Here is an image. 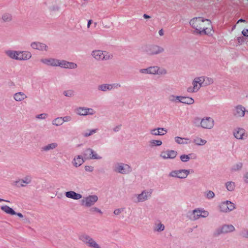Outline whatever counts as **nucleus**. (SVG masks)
I'll return each mask as SVG.
<instances>
[{"instance_id":"nucleus-27","label":"nucleus","mask_w":248,"mask_h":248,"mask_svg":"<svg viewBox=\"0 0 248 248\" xmlns=\"http://www.w3.org/2000/svg\"><path fill=\"white\" fill-rule=\"evenodd\" d=\"M179 102L184 104L191 105L194 103V99L191 97L180 96L179 97Z\"/></svg>"},{"instance_id":"nucleus-36","label":"nucleus","mask_w":248,"mask_h":248,"mask_svg":"<svg viewBox=\"0 0 248 248\" xmlns=\"http://www.w3.org/2000/svg\"><path fill=\"white\" fill-rule=\"evenodd\" d=\"M165 229L164 225L161 222H157L155 223L154 228V231L156 232H161L163 231Z\"/></svg>"},{"instance_id":"nucleus-43","label":"nucleus","mask_w":248,"mask_h":248,"mask_svg":"<svg viewBox=\"0 0 248 248\" xmlns=\"http://www.w3.org/2000/svg\"><path fill=\"white\" fill-rule=\"evenodd\" d=\"M242 167V164L241 163H238L235 164V165H234L232 167V169L234 170H239L240 169H241Z\"/></svg>"},{"instance_id":"nucleus-58","label":"nucleus","mask_w":248,"mask_h":248,"mask_svg":"<svg viewBox=\"0 0 248 248\" xmlns=\"http://www.w3.org/2000/svg\"><path fill=\"white\" fill-rule=\"evenodd\" d=\"M92 20H90L88 21V24H87V27L88 28H90V25H91V24L92 23Z\"/></svg>"},{"instance_id":"nucleus-49","label":"nucleus","mask_w":248,"mask_h":248,"mask_svg":"<svg viewBox=\"0 0 248 248\" xmlns=\"http://www.w3.org/2000/svg\"><path fill=\"white\" fill-rule=\"evenodd\" d=\"M46 116H47V114H46V113H42V114L38 115L36 116V118H38V119H45L46 117Z\"/></svg>"},{"instance_id":"nucleus-4","label":"nucleus","mask_w":248,"mask_h":248,"mask_svg":"<svg viewBox=\"0 0 248 248\" xmlns=\"http://www.w3.org/2000/svg\"><path fill=\"white\" fill-rule=\"evenodd\" d=\"M204 81L205 78L203 77L195 78L192 82L193 86L187 88V92L190 93L197 92L200 89L202 85L204 84Z\"/></svg>"},{"instance_id":"nucleus-26","label":"nucleus","mask_w":248,"mask_h":248,"mask_svg":"<svg viewBox=\"0 0 248 248\" xmlns=\"http://www.w3.org/2000/svg\"><path fill=\"white\" fill-rule=\"evenodd\" d=\"M235 228L232 225H227L223 226L220 231L221 233H228L233 232Z\"/></svg>"},{"instance_id":"nucleus-7","label":"nucleus","mask_w":248,"mask_h":248,"mask_svg":"<svg viewBox=\"0 0 248 248\" xmlns=\"http://www.w3.org/2000/svg\"><path fill=\"white\" fill-rule=\"evenodd\" d=\"M208 212L206 211L200 209H195L193 211L190 219L194 220L199 219L200 217H206L208 216Z\"/></svg>"},{"instance_id":"nucleus-44","label":"nucleus","mask_w":248,"mask_h":248,"mask_svg":"<svg viewBox=\"0 0 248 248\" xmlns=\"http://www.w3.org/2000/svg\"><path fill=\"white\" fill-rule=\"evenodd\" d=\"M63 94L65 96L68 97H71L74 94V92L72 90H67L63 92Z\"/></svg>"},{"instance_id":"nucleus-17","label":"nucleus","mask_w":248,"mask_h":248,"mask_svg":"<svg viewBox=\"0 0 248 248\" xmlns=\"http://www.w3.org/2000/svg\"><path fill=\"white\" fill-rule=\"evenodd\" d=\"M245 108L241 105L235 107L233 110V114L236 117H242L245 114Z\"/></svg>"},{"instance_id":"nucleus-62","label":"nucleus","mask_w":248,"mask_h":248,"mask_svg":"<svg viewBox=\"0 0 248 248\" xmlns=\"http://www.w3.org/2000/svg\"><path fill=\"white\" fill-rule=\"evenodd\" d=\"M2 201H5L6 202H9V201H8L4 200L2 199H0V202H2Z\"/></svg>"},{"instance_id":"nucleus-59","label":"nucleus","mask_w":248,"mask_h":248,"mask_svg":"<svg viewBox=\"0 0 248 248\" xmlns=\"http://www.w3.org/2000/svg\"><path fill=\"white\" fill-rule=\"evenodd\" d=\"M16 215L19 217H23L22 214L20 213H16Z\"/></svg>"},{"instance_id":"nucleus-12","label":"nucleus","mask_w":248,"mask_h":248,"mask_svg":"<svg viewBox=\"0 0 248 248\" xmlns=\"http://www.w3.org/2000/svg\"><path fill=\"white\" fill-rule=\"evenodd\" d=\"M177 155L176 151L174 150H168L161 152L160 156L163 159H173Z\"/></svg>"},{"instance_id":"nucleus-32","label":"nucleus","mask_w":248,"mask_h":248,"mask_svg":"<svg viewBox=\"0 0 248 248\" xmlns=\"http://www.w3.org/2000/svg\"><path fill=\"white\" fill-rule=\"evenodd\" d=\"M189 139L187 138H182L179 137H176L175 138V141L178 144H187Z\"/></svg>"},{"instance_id":"nucleus-28","label":"nucleus","mask_w":248,"mask_h":248,"mask_svg":"<svg viewBox=\"0 0 248 248\" xmlns=\"http://www.w3.org/2000/svg\"><path fill=\"white\" fill-rule=\"evenodd\" d=\"M27 96L22 92H18L14 94V98L16 101H21L26 98Z\"/></svg>"},{"instance_id":"nucleus-29","label":"nucleus","mask_w":248,"mask_h":248,"mask_svg":"<svg viewBox=\"0 0 248 248\" xmlns=\"http://www.w3.org/2000/svg\"><path fill=\"white\" fill-rule=\"evenodd\" d=\"M2 211L7 214H9L11 215H15L16 214L15 211L11 207L7 205L2 206L0 207Z\"/></svg>"},{"instance_id":"nucleus-55","label":"nucleus","mask_w":248,"mask_h":248,"mask_svg":"<svg viewBox=\"0 0 248 248\" xmlns=\"http://www.w3.org/2000/svg\"><path fill=\"white\" fill-rule=\"evenodd\" d=\"M244 180L246 183H248V172L245 175Z\"/></svg>"},{"instance_id":"nucleus-8","label":"nucleus","mask_w":248,"mask_h":248,"mask_svg":"<svg viewBox=\"0 0 248 248\" xmlns=\"http://www.w3.org/2000/svg\"><path fill=\"white\" fill-rule=\"evenodd\" d=\"M98 200L96 195H92L83 198L81 201V205L86 207H90L93 205Z\"/></svg>"},{"instance_id":"nucleus-23","label":"nucleus","mask_w":248,"mask_h":248,"mask_svg":"<svg viewBox=\"0 0 248 248\" xmlns=\"http://www.w3.org/2000/svg\"><path fill=\"white\" fill-rule=\"evenodd\" d=\"M31 46L33 49H38L39 50H47V46L43 43L40 42H33L31 44Z\"/></svg>"},{"instance_id":"nucleus-57","label":"nucleus","mask_w":248,"mask_h":248,"mask_svg":"<svg viewBox=\"0 0 248 248\" xmlns=\"http://www.w3.org/2000/svg\"><path fill=\"white\" fill-rule=\"evenodd\" d=\"M158 33H159V34L160 36H162V35H163V34H164V32H163V30H162V29L160 30L159 31Z\"/></svg>"},{"instance_id":"nucleus-35","label":"nucleus","mask_w":248,"mask_h":248,"mask_svg":"<svg viewBox=\"0 0 248 248\" xmlns=\"http://www.w3.org/2000/svg\"><path fill=\"white\" fill-rule=\"evenodd\" d=\"M194 143L198 145H203L206 143L205 140H203L199 137H196L194 139Z\"/></svg>"},{"instance_id":"nucleus-18","label":"nucleus","mask_w":248,"mask_h":248,"mask_svg":"<svg viewBox=\"0 0 248 248\" xmlns=\"http://www.w3.org/2000/svg\"><path fill=\"white\" fill-rule=\"evenodd\" d=\"M85 157L89 159H99L101 158V157L98 155L97 154L94 152V151L91 149H88L85 151V153L84 154Z\"/></svg>"},{"instance_id":"nucleus-50","label":"nucleus","mask_w":248,"mask_h":248,"mask_svg":"<svg viewBox=\"0 0 248 248\" xmlns=\"http://www.w3.org/2000/svg\"><path fill=\"white\" fill-rule=\"evenodd\" d=\"M241 233L243 237L248 238V230H245Z\"/></svg>"},{"instance_id":"nucleus-40","label":"nucleus","mask_w":248,"mask_h":248,"mask_svg":"<svg viewBox=\"0 0 248 248\" xmlns=\"http://www.w3.org/2000/svg\"><path fill=\"white\" fill-rule=\"evenodd\" d=\"M206 197L209 199L213 198L215 197V193L212 191H208L205 193Z\"/></svg>"},{"instance_id":"nucleus-9","label":"nucleus","mask_w":248,"mask_h":248,"mask_svg":"<svg viewBox=\"0 0 248 248\" xmlns=\"http://www.w3.org/2000/svg\"><path fill=\"white\" fill-rule=\"evenodd\" d=\"M189 170H173L170 172V176L181 179L186 178L189 174Z\"/></svg>"},{"instance_id":"nucleus-15","label":"nucleus","mask_w":248,"mask_h":248,"mask_svg":"<svg viewBox=\"0 0 248 248\" xmlns=\"http://www.w3.org/2000/svg\"><path fill=\"white\" fill-rule=\"evenodd\" d=\"M149 74L165 75L167 73L166 70L163 68H159L157 66L148 67Z\"/></svg>"},{"instance_id":"nucleus-21","label":"nucleus","mask_w":248,"mask_h":248,"mask_svg":"<svg viewBox=\"0 0 248 248\" xmlns=\"http://www.w3.org/2000/svg\"><path fill=\"white\" fill-rule=\"evenodd\" d=\"M167 132L166 129L161 127L154 128L150 130L151 134L154 136H163L166 134Z\"/></svg>"},{"instance_id":"nucleus-45","label":"nucleus","mask_w":248,"mask_h":248,"mask_svg":"<svg viewBox=\"0 0 248 248\" xmlns=\"http://www.w3.org/2000/svg\"><path fill=\"white\" fill-rule=\"evenodd\" d=\"M205 81L204 82V84L205 85H209L212 84L213 82V79L209 78H204Z\"/></svg>"},{"instance_id":"nucleus-46","label":"nucleus","mask_w":248,"mask_h":248,"mask_svg":"<svg viewBox=\"0 0 248 248\" xmlns=\"http://www.w3.org/2000/svg\"><path fill=\"white\" fill-rule=\"evenodd\" d=\"M95 132H96L95 129L91 130H90L88 132H87L85 133L84 136L85 137L89 136L93 134V133H95Z\"/></svg>"},{"instance_id":"nucleus-52","label":"nucleus","mask_w":248,"mask_h":248,"mask_svg":"<svg viewBox=\"0 0 248 248\" xmlns=\"http://www.w3.org/2000/svg\"><path fill=\"white\" fill-rule=\"evenodd\" d=\"M242 33L244 36L248 37V29L244 30L242 31Z\"/></svg>"},{"instance_id":"nucleus-14","label":"nucleus","mask_w":248,"mask_h":248,"mask_svg":"<svg viewBox=\"0 0 248 248\" xmlns=\"http://www.w3.org/2000/svg\"><path fill=\"white\" fill-rule=\"evenodd\" d=\"M31 181V177L30 175L25 176L24 178L19 179L15 182L16 185L17 186H25L30 184Z\"/></svg>"},{"instance_id":"nucleus-47","label":"nucleus","mask_w":248,"mask_h":248,"mask_svg":"<svg viewBox=\"0 0 248 248\" xmlns=\"http://www.w3.org/2000/svg\"><path fill=\"white\" fill-rule=\"evenodd\" d=\"M85 169L87 171L92 172L93 170V167L91 166H86L85 167Z\"/></svg>"},{"instance_id":"nucleus-42","label":"nucleus","mask_w":248,"mask_h":248,"mask_svg":"<svg viewBox=\"0 0 248 248\" xmlns=\"http://www.w3.org/2000/svg\"><path fill=\"white\" fill-rule=\"evenodd\" d=\"M189 155H182L180 156V159L183 162H187L190 159V157L189 156Z\"/></svg>"},{"instance_id":"nucleus-30","label":"nucleus","mask_w":248,"mask_h":248,"mask_svg":"<svg viewBox=\"0 0 248 248\" xmlns=\"http://www.w3.org/2000/svg\"><path fill=\"white\" fill-rule=\"evenodd\" d=\"M84 162L82 157L78 155L74 159L73 164L76 167L80 166Z\"/></svg>"},{"instance_id":"nucleus-6","label":"nucleus","mask_w":248,"mask_h":248,"mask_svg":"<svg viewBox=\"0 0 248 248\" xmlns=\"http://www.w3.org/2000/svg\"><path fill=\"white\" fill-rule=\"evenodd\" d=\"M219 207L220 211L227 213L234 210L235 208V205L233 202L226 201L221 202Z\"/></svg>"},{"instance_id":"nucleus-33","label":"nucleus","mask_w":248,"mask_h":248,"mask_svg":"<svg viewBox=\"0 0 248 248\" xmlns=\"http://www.w3.org/2000/svg\"><path fill=\"white\" fill-rule=\"evenodd\" d=\"M6 53L11 58L17 60V56H18V51L8 50L6 52Z\"/></svg>"},{"instance_id":"nucleus-11","label":"nucleus","mask_w":248,"mask_h":248,"mask_svg":"<svg viewBox=\"0 0 248 248\" xmlns=\"http://www.w3.org/2000/svg\"><path fill=\"white\" fill-rule=\"evenodd\" d=\"M214 125V120L211 117H204L202 119L201 122V125L203 128L211 129Z\"/></svg>"},{"instance_id":"nucleus-16","label":"nucleus","mask_w":248,"mask_h":248,"mask_svg":"<svg viewBox=\"0 0 248 248\" xmlns=\"http://www.w3.org/2000/svg\"><path fill=\"white\" fill-rule=\"evenodd\" d=\"M164 51V49L158 46H149L146 50L147 53L149 55L157 54Z\"/></svg>"},{"instance_id":"nucleus-10","label":"nucleus","mask_w":248,"mask_h":248,"mask_svg":"<svg viewBox=\"0 0 248 248\" xmlns=\"http://www.w3.org/2000/svg\"><path fill=\"white\" fill-rule=\"evenodd\" d=\"M233 133L235 138L238 140H245L248 137L246 130L242 128H236L234 130Z\"/></svg>"},{"instance_id":"nucleus-22","label":"nucleus","mask_w":248,"mask_h":248,"mask_svg":"<svg viewBox=\"0 0 248 248\" xmlns=\"http://www.w3.org/2000/svg\"><path fill=\"white\" fill-rule=\"evenodd\" d=\"M17 60H27L31 57V53L29 51H18Z\"/></svg>"},{"instance_id":"nucleus-53","label":"nucleus","mask_w":248,"mask_h":248,"mask_svg":"<svg viewBox=\"0 0 248 248\" xmlns=\"http://www.w3.org/2000/svg\"><path fill=\"white\" fill-rule=\"evenodd\" d=\"M62 119L63 120V123L64 122H68V121H70L71 117L69 116H65V117H64L63 118H62Z\"/></svg>"},{"instance_id":"nucleus-13","label":"nucleus","mask_w":248,"mask_h":248,"mask_svg":"<svg viewBox=\"0 0 248 248\" xmlns=\"http://www.w3.org/2000/svg\"><path fill=\"white\" fill-rule=\"evenodd\" d=\"M114 171L121 173H127L130 171V167L127 164H118L114 169Z\"/></svg>"},{"instance_id":"nucleus-2","label":"nucleus","mask_w":248,"mask_h":248,"mask_svg":"<svg viewBox=\"0 0 248 248\" xmlns=\"http://www.w3.org/2000/svg\"><path fill=\"white\" fill-rule=\"evenodd\" d=\"M41 61L47 65L51 66H59L62 68L75 69L77 67V64L65 61H59L53 59H42Z\"/></svg>"},{"instance_id":"nucleus-1","label":"nucleus","mask_w":248,"mask_h":248,"mask_svg":"<svg viewBox=\"0 0 248 248\" xmlns=\"http://www.w3.org/2000/svg\"><path fill=\"white\" fill-rule=\"evenodd\" d=\"M189 23L200 34H212L214 32L211 21L202 17H198L190 20Z\"/></svg>"},{"instance_id":"nucleus-34","label":"nucleus","mask_w":248,"mask_h":248,"mask_svg":"<svg viewBox=\"0 0 248 248\" xmlns=\"http://www.w3.org/2000/svg\"><path fill=\"white\" fill-rule=\"evenodd\" d=\"M227 189L230 191H233L235 187V185L233 182H228L225 184Z\"/></svg>"},{"instance_id":"nucleus-54","label":"nucleus","mask_w":248,"mask_h":248,"mask_svg":"<svg viewBox=\"0 0 248 248\" xmlns=\"http://www.w3.org/2000/svg\"><path fill=\"white\" fill-rule=\"evenodd\" d=\"M121 211H122V209H117L114 210V214L115 215H119L121 213Z\"/></svg>"},{"instance_id":"nucleus-25","label":"nucleus","mask_w":248,"mask_h":248,"mask_svg":"<svg viewBox=\"0 0 248 248\" xmlns=\"http://www.w3.org/2000/svg\"><path fill=\"white\" fill-rule=\"evenodd\" d=\"M151 192L143 191L137 196L138 202H141L146 200L151 196Z\"/></svg>"},{"instance_id":"nucleus-24","label":"nucleus","mask_w":248,"mask_h":248,"mask_svg":"<svg viewBox=\"0 0 248 248\" xmlns=\"http://www.w3.org/2000/svg\"><path fill=\"white\" fill-rule=\"evenodd\" d=\"M65 196L68 198H70L74 200H79L82 197L81 194L77 193L73 191L66 192L65 193Z\"/></svg>"},{"instance_id":"nucleus-37","label":"nucleus","mask_w":248,"mask_h":248,"mask_svg":"<svg viewBox=\"0 0 248 248\" xmlns=\"http://www.w3.org/2000/svg\"><path fill=\"white\" fill-rule=\"evenodd\" d=\"M2 19L4 22H9L12 20V17L11 14L5 13L2 15Z\"/></svg>"},{"instance_id":"nucleus-20","label":"nucleus","mask_w":248,"mask_h":248,"mask_svg":"<svg viewBox=\"0 0 248 248\" xmlns=\"http://www.w3.org/2000/svg\"><path fill=\"white\" fill-rule=\"evenodd\" d=\"M121 86L119 84H103L99 86L98 89L102 91H107V90H111L112 89L117 88Z\"/></svg>"},{"instance_id":"nucleus-5","label":"nucleus","mask_w":248,"mask_h":248,"mask_svg":"<svg viewBox=\"0 0 248 248\" xmlns=\"http://www.w3.org/2000/svg\"><path fill=\"white\" fill-rule=\"evenodd\" d=\"M80 240L92 248H101L98 244L91 237L87 235H82L80 236Z\"/></svg>"},{"instance_id":"nucleus-56","label":"nucleus","mask_w":248,"mask_h":248,"mask_svg":"<svg viewBox=\"0 0 248 248\" xmlns=\"http://www.w3.org/2000/svg\"><path fill=\"white\" fill-rule=\"evenodd\" d=\"M121 125H119L118 126H116L115 128H114V131H118L120 129Z\"/></svg>"},{"instance_id":"nucleus-31","label":"nucleus","mask_w":248,"mask_h":248,"mask_svg":"<svg viewBox=\"0 0 248 248\" xmlns=\"http://www.w3.org/2000/svg\"><path fill=\"white\" fill-rule=\"evenodd\" d=\"M58 146V144L56 142L49 144L42 148L43 151H47L56 148Z\"/></svg>"},{"instance_id":"nucleus-41","label":"nucleus","mask_w":248,"mask_h":248,"mask_svg":"<svg viewBox=\"0 0 248 248\" xmlns=\"http://www.w3.org/2000/svg\"><path fill=\"white\" fill-rule=\"evenodd\" d=\"M180 97V96H174L173 95H171L169 97V99L171 102H176L177 100L179 102Z\"/></svg>"},{"instance_id":"nucleus-3","label":"nucleus","mask_w":248,"mask_h":248,"mask_svg":"<svg viewBox=\"0 0 248 248\" xmlns=\"http://www.w3.org/2000/svg\"><path fill=\"white\" fill-rule=\"evenodd\" d=\"M92 56L97 61L108 60L112 58V55L106 51L94 50L92 52Z\"/></svg>"},{"instance_id":"nucleus-38","label":"nucleus","mask_w":248,"mask_h":248,"mask_svg":"<svg viewBox=\"0 0 248 248\" xmlns=\"http://www.w3.org/2000/svg\"><path fill=\"white\" fill-rule=\"evenodd\" d=\"M63 123V120L62 119V117L57 118L54 120L52 122V124L56 126L62 125Z\"/></svg>"},{"instance_id":"nucleus-19","label":"nucleus","mask_w":248,"mask_h":248,"mask_svg":"<svg viewBox=\"0 0 248 248\" xmlns=\"http://www.w3.org/2000/svg\"><path fill=\"white\" fill-rule=\"evenodd\" d=\"M77 113L80 115H92L94 113L92 108H79L76 110Z\"/></svg>"},{"instance_id":"nucleus-60","label":"nucleus","mask_w":248,"mask_h":248,"mask_svg":"<svg viewBox=\"0 0 248 248\" xmlns=\"http://www.w3.org/2000/svg\"><path fill=\"white\" fill-rule=\"evenodd\" d=\"M143 17L145 18V19H148V18H150V16H149L148 15H146V14H144L143 15Z\"/></svg>"},{"instance_id":"nucleus-48","label":"nucleus","mask_w":248,"mask_h":248,"mask_svg":"<svg viewBox=\"0 0 248 248\" xmlns=\"http://www.w3.org/2000/svg\"><path fill=\"white\" fill-rule=\"evenodd\" d=\"M90 211L92 212H98V213H99L100 214H102V212L101 211L98 209L96 207H93V208H92V209H90Z\"/></svg>"},{"instance_id":"nucleus-51","label":"nucleus","mask_w":248,"mask_h":248,"mask_svg":"<svg viewBox=\"0 0 248 248\" xmlns=\"http://www.w3.org/2000/svg\"><path fill=\"white\" fill-rule=\"evenodd\" d=\"M140 72L143 74H149L148 68L146 69H141L140 70Z\"/></svg>"},{"instance_id":"nucleus-61","label":"nucleus","mask_w":248,"mask_h":248,"mask_svg":"<svg viewBox=\"0 0 248 248\" xmlns=\"http://www.w3.org/2000/svg\"><path fill=\"white\" fill-rule=\"evenodd\" d=\"M245 22V20H244V19H239V20L238 21L237 23H239V22Z\"/></svg>"},{"instance_id":"nucleus-39","label":"nucleus","mask_w":248,"mask_h":248,"mask_svg":"<svg viewBox=\"0 0 248 248\" xmlns=\"http://www.w3.org/2000/svg\"><path fill=\"white\" fill-rule=\"evenodd\" d=\"M150 143L152 146H160L162 142L160 140H153L150 141Z\"/></svg>"}]
</instances>
